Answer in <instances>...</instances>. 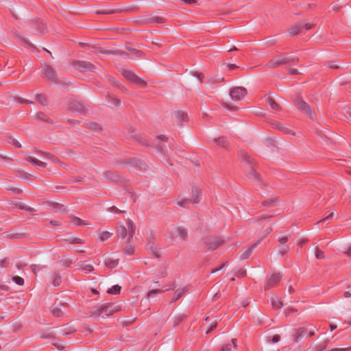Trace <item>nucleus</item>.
<instances>
[{"instance_id": "obj_39", "label": "nucleus", "mask_w": 351, "mask_h": 351, "mask_svg": "<svg viewBox=\"0 0 351 351\" xmlns=\"http://www.w3.org/2000/svg\"><path fill=\"white\" fill-rule=\"evenodd\" d=\"M51 312H52L53 315H54L55 316H57V317H58L60 315V311L58 308H53L51 310Z\"/></svg>"}, {"instance_id": "obj_35", "label": "nucleus", "mask_w": 351, "mask_h": 351, "mask_svg": "<svg viewBox=\"0 0 351 351\" xmlns=\"http://www.w3.org/2000/svg\"><path fill=\"white\" fill-rule=\"evenodd\" d=\"M45 25L43 24V22H39L38 23V32L39 33H44L45 32Z\"/></svg>"}, {"instance_id": "obj_22", "label": "nucleus", "mask_w": 351, "mask_h": 351, "mask_svg": "<svg viewBox=\"0 0 351 351\" xmlns=\"http://www.w3.org/2000/svg\"><path fill=\"white\" fill-rule=\"evenodd\" d=\"M79 267L80 269L85 271L86 272H90L93 271V266L87 263H82L79 265Z\"/></svg>"}, {"instance_id": "obj_46", "label": "nucleus", "mask_w": 351, "mask_h": 351, "mask_svg": "<svg viewBox=\"0 0 351 351\" xmlns=\"http://www.w3.org/2000/svg\"><path fill=\"white\" fill-rule=\"evenodd\" d=\"M250 176L251 178H253L254 179L258 178L257 173L256 171H254V170L251 171Z\"/></svg>"}, {"instance_id": "obj_44", "label": "nucleus", "mask_w": 351, "mask_h": 351, "mask_svg": "<svg viewBox=\"0 0 351 351\" xmlns=\"http://www.w3.org/2000/svg\"><path fill=\"white\" fill-rule=\"evenodd\" d=\"M216 326H217V323H213V324H212L210 325V328H209L208 330H206V333H209V332H211L214 328H216Z\"/></svg>"}, {"instance_id": "obj_32", "label": "nucleus", "mask_w": 351, "mask_h": 351, "mask_svg": "<svg viewBox=\"0 0 351 351\" xmlns=\"http://www.w3.org/2000/svg\"><path fill=\"white\" fill-rule=\"evenodd\" d=\"M12 280L16 284L19 285H22L24 283V280L20 276H14L12 278Z\"/></svg>"}, {"instance_id": "obj_11", "label": "nucleus", "mask_w": 351, "mask_h": 351, "mask_svg": "<svg viewBox=\"0 0 351 351\" xmlns=\"http://www.w3.org/2000/svg\"><path fill=\"white\" fill-rule=\"evenodd\" d=\"M237 347V339H232L230 342H226L222 344L221 351H235Z\"/></svg>"}, {"instance_id": "obj_43", "label": "nucleus", "mask_w": 351, "mask_h": 351, "mask_svg": "<svg viewBox=\"0 0 351 351\" xmlns=\"http://www.w3.org/2000/svg\"><path fill=\"white\" fill-rule=\"evenodd\" d=\"M273 343H277L280 341V336L279 335H274L271 339Z\"/></svg>"}, {"instance_id": "obj_23", "label": "nucleus", "mask_w": 351, "mask_h": 351, "mask_svg": "<svg viewBox=\"0 0 351 351\" xmlns=\"http://www.w3.org/2000/svg\"><path fill=\"white\" fill-rule=\"evenodd\" d=\"M112 235V232L108 231H103L99 234V239L102 241L108 240Z\"/></svg>"}, {"instance_id": "obj_59", "label": "nucleus", "mask_w": 351, "mask_h": 351, "mask_svg": "<svg viewBox=\"0 0 351 351\" xmlns=\"http://www.w3.org/2000/svg\"><path fill=\"white\" fill-rule=\"evenodd\" d=\"M350 117H351V112H350Z\"/></svg>"}, {"instance_id": "obj_3", "label": "nucleus", "mask_w": 351, "mask_h": 351, "mask_svg": "<svg viewBox=\"0 0 351 351\" xmlns=\"http://www.w3.org/2000/svg\"><path fill=\"white\" fill-rule=\"evenodd\" d=\"M121 74L130 82L138 85L141 87L145 86L146 83L143 80L136 76L134 73H133L130 70L128 69H122L121 70Z\"/></svg>"}, {"instance_id": "obj_17", "label": "nucleus", "mask_w": 351, "mask_h": 351, "mask_svg": "<svg viewBox=\"0 0 351 351\" xmlns=\"http://www.w3.org/2000/svg\"><path fill=\"white\" fill-rule=\"evenodd\" d=\"M26 160L34 165H37L39 167H46L47 166L46 162L39 160L37 158H36L32 156H26Z\"/></svg>"}, {"instance_id": "obj_16", "label": "nucleus", "mask_w": 351, "mask_h": 351, "mask_svg": "<svg viewBox=\"0 0 351 351\" xmlns=\"http://www.w3.org/2000/svg\"><path fill=\"white\" fill-rule=\"evenodd\" d=\"M43 72L49 80H53L56 77V73L54 70L49 66H45L43 68Z\"/></svg>"}, {"instance_id": "obj_12", "label": "nucleus", "mask_w": 351, "mask_h": 351, "mask_svg": "<svg viewBox=\"0 0 351 351\" xmlns=\"http://www.w3.org/2000/svg\"><path fill=\"white\" fill-rule=\"evenodd\" d=\"M104 262L106 267L113 269L117 266L119 259H115L112 256L108 255L104 257Z\"/></svg>"}, {"instance_id": "obj_45", "label": "nucleus", "mask_w": 351, "mask_h": 351, "mask_svg": "<svg viewBox=\"0 0 351 351\" xmlns=\"http://www.w3.org/2000/svg\"><path fill=\"white\" fill-rule=\"evenodd\" d=\"M289 73L291 75H297L299 73V71L296 69H289Z\"/></svg>"}, {"instance_id": "obj_6", "label": "nucleus", "mask_w": 351, "mask_h": 351, "mask_svg": "<svg viewBox=\"0 0 351 351\" xmlns=\"http://www.w3.org/2000/svg\"><path fill=\"white\" fill-rule=\"evenodd\" d=\"M75 67L81 71H93L95 70V66L90 62L86 61H78L75 62Z\"/></svg>"}, {"instance_id": "obj_40", "label": "nucleus", "mask_w": 351, "mask_h": 351, "mask_svg": "<svg viewBox=\"0 0 351 351\" xmlns=\"http://www.w3.org/2000/svg\"><path fill=\"white\" fill-rule=\"evenodd\" d=\"M180 1L184 3L189 4V5L195 4L197 3V0H180Z\"/></svg>"}, {"instance_id": "obj_14", "label": "nucleus", "mask_w": 351, "mask_h": 351, "mask_svg": "<svg viewBox=\"0 0 351 351\" xmlns=\"http://www.w3.org/2000/svg\"><path fill=\"white\" fill-rule=\"evenodd\" d=\"M288 62H289L288 58H287L285 57H282V56H279V57L274 58L273 60H271L270 61L269 66L275 67V66H277L280 64H286Z\"/></svg>"}, {"instance_id": "obj_9", "label": "nucleus", "mask_w": 351, "mask_h": 351, "mask_svg": "<svg viewBox=\"0 0 351 351\" xmlns=\"http://www.w3.org/2000/svg\"><path fill=\"white\" fill-rule=\"evenodd\" d=\"M175 203L181 207H186L190 204H196V200L180 195L175 201Z\"/></svg>"}, {"instance_id": "obj_20", "label": "nucleus", "mask_w": 351, "mask_h": 351, "mask_svg": "<svg viewBox=\"0 0 351 351\" xmlns=\"http://www.w3.org/2000/svg\"><path fill=\"white\" fill-rule=\"evenodd\" d=\"M101 309V306L94 307L90 311V316L94 317H99L100 316L104 317L103 311H99Z\"/></svg>"}, {"instance_id": "obj_58", "label": "nucleus", "mask_w": 351, "mask_h": 351, "mask_svg": "<svg viewBox=\"0 0 351 351\" xmlns=\"http://www.w3.org/2000/svg\"><path fill=\"white\" fill-rule=\"evenodd\" d=\"M304 242H305L304 240L301 241L300 243V245H301Z\"/></svg>"}, {"instance_id": "obj_27", "label": "nucleus", "mask_w": 351, "mask_h": 351, "mask_svg": "<svg viewBox=\"0 0 351 351\" xmlns=\"http://www.w3.org/2000/svg\"><path fill=\"white\" fill-rule=\"evenodd\" d=\"M164 291L160 289H153L147 294L148 299L155 297L158 293H162Z\"/></svg>"}, {"instance_id": "obj_25", "label": "nucleus", "mask_w": 351, "mask_h": 351, "mask_svg": "<svg viewBox=\"0 0 351 351\" xmlns=\"http://www.w3.org/2000/svg\"><path fill=\"white\" fill-rule=\"evenodd\" d=\"M300 25H295L293 27L289 29L288 32L290 35L293 36L298 34L300 32Z\"/></svg>"}, {"instance_id": "obj_18", "label": "nucleus", "mask_w": 351, "mask_h": 351, "mask_svg": "<svg viewBox=\"0 0 351 351\" xmlns=\"http://www.w3.org/2000/svg\"><path fill=\"white\" fill-rule=\"evenodd\" d=\"M191 195L189 197L190 199H194L196 200V203H197L201 198V191L197 187H193L191 189Z\"/></svg>"}, {"instance_id": "obj_54", "label": "nucleus", "mask_w": 351, "mask_h": 351, "mask_svg": "<svg viewBox=\"0 0 351 351\" xmlns=\"http://www.w3.org/2000/svg\"><path fill=\"white\" fill-rule=\"evenodd\" d=\"M114 101L116 105H118L120 103V101L118 100L117 99H114Z\"/></svg>"}, {"instance_id": "obj_55", "label": "nucleus", "mask_w": 351, "mask_h": 351, "mask_svg": "<svg viewBox=\"0 0 351 351\" xmlns=\"http://www.w3.org/2000/svg\"><path fill=\"white\" fill-rule=\"evenodd\" d=\"M36 269H37V266L36 265H34L33 266V271L36 274Z\"/></svg>"}, {"instance_id": "obj_50", "label": "nucleus", "mask_w": 351, "mask_h": 351, "mask_svg": "<svg viewBox=\"0 0 351 351\" xmlns=\"http://www.w3.org/2000/svg\"><path fill=\"white\" fill-rule=\"evenodd\" d=\"M337 327V325L335 324H330V330L332 331L333 330L336 329Z\"/></svg>"}, {"instance_id": "obj_49", "label": "nucleus", "mask_w": 351, "mask_h": 351, "mask_svg": "<svg viewBox=\"0 0 351 351\" xmlns=\"http://www.w3.org/2000/svg\"><path fill=\"white\" fill-rule=\"evenodd\" d=\"M228 67L229 70H232V69L237 68V66L235 64H228Z\"/></svg>"}, {"instance_id": "obj_10", "label": "nucleus", "mask_w": 351, "mask_h": 351, "mask_svg": "<svg viewBox=\"0 0 351 351\" xmlns=\"http://www.w3.org/2000/svg\"><path fill=\"white\" fill-rule=\"evenodd\" d=\"M100 311H103L104 315L109 316L114 312L118 311L119 307L113 304H107L101 305V309Z\"/></svg>"}, {"instance_id": "obj_37", "label": "nucleus", "mask_w": 351, "mask_h": 351, "mask_svg": "<svg viewBox=\"0 0 351 351\" xmlns=\"http://www.w3.org/2000/svg\"><path fill=\"white\" fill-rule=\"evenodd\" d=\"M220 245H221L220 241L218 239H216L215 242V243L213 245H211V244L210 245L209 249L210 250H215V248H217Z\"/></svg>"}, {"instance_id": "obj_34", "label": "nucleus", "mask_w": 351, "mask_h": 351, "mask_svg": "<svg viewBox=\"0 0 351 351\" xmlns=\"http://www.w3.org/2000/svg\"><path fill=\"white\" fill-rule=\"evenodd\" d=\"M72 223L74 225H77V226L84 224L83 223L82 220L81 219L78 218V217H73L72 219Z\"/></svg>"}, {"instance_id": "obj_53", "label": "nucleus", "mask_w": 351, "mask_h": 351, "mask_svg": "<svg viewBox=\"0 0 351 351\" xmlns=\"http://www.w3.org/2000/svg\"><path fill=\"white\" fill-rule=\"evenodd\" d=\"M344 296H345L346 298L351 297V293H350V292H346V293H344Z\"/></svg>"}, {"instance_id": "obj_5", "label": "nucleus", "mask_w": 351, "mask_h": 351, "mask_svg": "<svg viewBox=\"0 0 351 351\" xmlns=\"http://www.w3.org/2000/svg\"><path fill=\"white\" fill-rule=\"evenodd\" d=\"M297 104L298 109L301 112L308 116L311 119H315L314 112L311 110V107L305 101L301 99H298L297 101Z\"/></svg>"}, {"instance_id": "obj_8", "label": "nucleus", "mask_w": 351, "mask_h": 351, "mask_svg": "<svg viewBox=\"0 0 351 351\" xmlns=\"http://www.w3.org/2000/svg\"><path fill=\"white\" fill-rule=\"evenodd\" d=\"M280 279L281 276L280 274H272L266 282L265 289H269L276 286L280 282Z\"/></svg>"}, {"instance_id": "obj_4", "label": "nucleus", "mask_w": 351, "mask_h": 351, "mask_svg": "<svg viewBox=\"0 0 351 351\" xmlns=\"http://www.w3.org/2000/svg\"><path fill=\"white\" fill-rule=\"evenodd\" d=\"M246 90L243 87H235L230 92V96L233 101H240L246 95Z\"/></svg>"}, {"instance_id": "obj_38", "label": "nucleus", "mask_w": 351, "mask_h": 351, "mask_svg": "<svg viewBox=\"0 0 351 351\" xmlns=\"http://www.w3.org/2000/svg\"><path fill=\"white\" fill-rule=\"evenodd\" d=\"M289 250V247L287 246H284L282 245V246L280 247L279 252L281 254H285Z\"/></svg>"}, {"instance_id": "obj_1", "label": "nucleus", "mask_w": 351, "mask_h": 351, "mask_svg": "<svg viewBox=\"0 0 351 351\" xmlns=\"http://www.w3.org/2000/svg\"><path fill=\"white\" fill-rule=\"evenodd\" d=\"M135 227L132 221L128 220L127 221V228L123 226L119 227L117 230V235L119 238L124 239L128 234V241H130L132 239L134 234Z\"/></svg>"}, {"instance_id": "obj_2", "label": "nucleus", "mask_w": 351, "mask_h": 351, "mask_svg": "<svg viewBox=\"0 0 351 351\" xmlns=\"http://www.w3.org/2000/svg\"><path fill=\"white\" fill-rule=\"evenodd\" d=\"M316 330V328L311 324L298 328L295 332L296 341L306 337L308 333L310 337L314 335Z\"/></svg>"}, {"instance_id": "obj_13", "label": "nucleus", "mask_w": 351, "mask_h": 351, "mask_svg": "<svg viewBox=\"0 0 351 351\" xmlns=\"http://www.w3.org/2000/svg\"><path fill=\"white\" fill-rule=\"evenodd\" d=\"M264 238V237H263L259 241L258 243H255L254 245H253V246L252 247H245L242 250V251L240 252V257L242 259H245L247 258H248L250 254H252V250L254 248H255L258 244L261 241V240Z\"/></svg>"}, {"instance_id": "obj_41", "label": "nucleus", "mask_w": 351, "mask_h": 351, "mask_svg": "<svg viewBox=\"0 0 351 351\" xmlns=\"http://www.w3.org/2000/svg\"><path fill=\"white\" fill-rule=\"evenodd\" d=\"M288 240L287 237H282L279 239V243L280 245H284Z\"/></svg>"}, {"instance_id": "obj_29", "label": "nucleus", "mask_w": 351, "mask_h": 351, "mask_svg": "<svg viewBox=\"0 0 351 351\" xmlns=\"http://www.w3.org/2000/svg\"><path fill=\"white\" fill-rule=\"evenodd\" d=\"M266 101L267 103V104L273 109H277L278 108V104L275 102V101L270 98V97H268L267 99H266Z\"/></svg>"}, {"instance_id": "obj_47", "label": "nucleus", "mask_w": 351, "mask_h": 351, "mask_svg": "<svg viewBox=\"0 0 351 351\" xmlns=\"http://www.w3.org/2000/svg\"><path fill=\"white\" fill-rule=\"evenodd\" d=\"M333 216H334V213H331L328 216H327L326 218L322 219L318 223L322 222V221H325L326 219H331L332 217H333Z\"/></svg>"}, {"instance_id": "obj_19", "label": "nucleus", "mask_w": 351, "mask_h": 351, "mask_svg": "<svg viewBox=\"0 0 351 351\" xmlns=\"http://www.w3.org/2000/svg\"><path fill=\"white\" fill-rule=\"evenodd\" d=\"M186 290V288L184 287H179L178 289H177L174 293L173 297L172 298V301L176 302L178 300H179L182 297V295L185 293Z\"/></svg>"}, {"instance_id": "obj_7", "label": "nucleus", "mask_w": 351, "mask_h": 351, "mask_svg": "<svg viewBox=\"0 0 351 351\" xmlns=\"http://www.w3.org/2000/svg\"><path fill=\"white\" fill-rule=\"evenodd\" d=\"M171 237L178 239L179 240H184L187 236V232L184 228H176L171 230L170 232Z\"/></svg>"}, {"instance_id": "obj_36", "label": "nucleus", "mask_w": 351, "mask_h": 351, "mask_svg": "<svg viewBox=\"0 0 351 351\" xmlns=\"http://www.w3.org/2000/svg\"><path fill=\"white\" fill-rule=\"evenodd\" d=\"M299 25H300V29L305 28L306 30L311 29L313 27V25H311L307 23H302L299 24Z\"/></svg>"}, {"instance_id": "obj_42", "label": "nucleus", "mask_w": 351, "mask_h": 351, "mask_svg": "<svg viewBox=\"0 0 351 351\" xmlns=\"http://www.w3.org/2000/svg\"><path fill=\"white\" fill-rule=\"evenodd\" d=\"M223 106L226 107V108H228V109H230V110H235L237 108L234 107V106H231L230 104H227V103H223Z\"/></svg>"}, {"instance_id": "obj_21", "label": "nucleus", "mask_w": 351, "mask_h": 351, "mask_svg": "<svg viewBox=\"0 0 351 351\" xmlns=\"http://www.w3.org/2000/svg\"><path fill=\"white\" fill-rule=\"evenodd\" d=\"M215 143L221 147H226L228 145V142L224 137H219L218 138L214 139Z\"/></svg>"}, {"instance_id": "obj_52", "label": "nucleus", "mask_w": 351, "mask_h": 351, "mask_svg": "<svg viewBox=\"0 0 351 351\" xmlns=\"http://www.w3.org/2000/svg\"><path fill=\"white\" fill-rule=\"evenodd\" d=\"M73 242L75 243H82V240L80 239H74L73 240Z\"/></svg>"}, {"instance_id": "obj_51", "label": "nucleus", "mask_w": 351, "mask_h": 351, "mask_svg": "<svg viewBox=\"0 0 351 351\" xmlns=\"http://www.w3.org/2000/svg\"><path fill=\"white\" fill-rule=\"evenodd\" d=\"M56 346L57 347V348L58 350H62L64 348V346L63 345L58 344V343L56 344Z\"/></svg>"}, {"instance_id": "obj_26", "label": "nucleus", "mask_w": 351, "mask_h": 351, "mask_svg": "<svg viewBox=\"0 0 351 351\" xmlns=\"http://www.w3.org/2000/svg\"><path fill=\"white\" fill-rule=\"evenodd\" d=\"M121 286L116 285L112 286L110 289L108 290V293L110 294H117L121 291Z\"/></svg>"}, {"instance_id": "obj_48", "label": "nucleus", "mask_w": 351, "mask_h": 351, "mask_svg": "<svg viewBox=\"0 0 351 351\" xmlns=\"http://www.w3.org/2000/svg\"><path fill=\"white\" fill-rule=\"evenodd\" d=\"M350 348H335L334 350H332L331 351H347L349 350Z\"/></svg>"}, {"instance_id": "obj_31", "label": "nucleus", "mask_w": 351, "mask_h": 351, "mask_svg": "<svg viewBox=\"0 0 351 351\" xmlns=\"http://www.w3.org/2000/svg\"><path fill=\"white\" fill-rule=\"evenodd\" d=\"M120 12H121L120 10H102V11L98 12V13L104 14H114V13Z\"/></svg>"}, {"instance_id": "obj_24", "label": "nucleus", "mask_w": 351, "mask_h": 351, "mask_svg": "<svg viewBox=\"0 0 351 351\" xmlns=\"http://www.w3.org/2000/svg\"><path fill=\"white\" fill-rule=\"evenodd\" d=\"M124 254L126 255H132L134 252V248L133 245L130 243V241H129V243L125 246L124 250Z\"/></svg>"}, {"instance_id": "obj_15", "label": "nucleus", "mask_w": 351, "mask_h": 351, "mask_svg": "<svg viewBox=\"0 0 351 351\" xmlns=\"http://www.w3.org/2000/svg\"><path fill=\"white\" fill-rule=\"evenodd\" d=\"M169 319L170 322L172 323L173 326H176L185 319V316L183 314H176L170 315Z\"/></svg>"}, {"instance_id": "obj_30", "label": "nucleus", "mask_w": 351, "mask_h": 351, "mask_svg": "<svg viewBox=\"0 0 351 351\" xmlns=\"http://www.w3.org/2000/svg\"><path fill=\"white\" fill-rule=\"evenodd\" d=\"M315 254L317 259H323L324 258V252L318 247L315 249Z\"/></svg>"}, {"instance_id": "obj_33", "label": "nucleus", "mask_w": 351, "mask_h": 351, "mask_svg": "<svg viewBox=\"0 0 351 351\" xmlns=\"http://www.w3.org/2000/svg\"><path fill=\"white\" fill-rule=\"evenodd\" d=\"M60 276L57 275V274H55L53 276V284L54 286H58L60 285Z\"/></svg>"}, {"instance_id": "obj_28", "label": "nucleus", "mask_w": 351, "mask_h": 351, "mask_svg": "<svg viewBox=\"0 0 351 351\" xmlns=\"http://www.w3.org/2000/svg\"><path fill=\"white\" fill-rule=\"evenodd\" d=\"M271 304H272L273 307L275 308H279L282 306V303H281L280 300L277 298H274L271 299Z\"/></svg>"}, {"instance_id": "obj_57", "label": "nucleus", "mask_w": 351, "mask_h": 351, "mask_svg": "<svg viewBox=\"0 0 351 351\" xmlns=\"http://www.w3.org/2000/svg\"><path fill=\"white\" fill-rule=\"evenodd\" d=\"M45 156H46L47 157H48V158H51V156H50V154H45Z\"/></svg>"}, {"instance_id": "obj_56", "label": "nucleus", "mask_w": 351, "mask_h": 351, "mask_svg": "<svg viewBox=\"0 0 351 351\" xmlns=\"http://www.w3.org/2000/svg\"><path fill=\"white\" fill-rule=\"evenodd\" d=\"M50 337V335H46V336H44V335H43V336H42V337H43V338H48V337Z\"/></svg>"}]
</instances>
